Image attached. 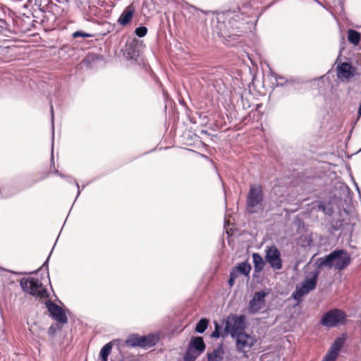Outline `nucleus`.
<instances>
[{"instance_id":"obj_2","label":"nucleus","mask_w":361,"mask_h":361,"mask_svg":"<svg viewBox=\"0 0 361 361\" xmlns=\"http://www.w3.org/2000/svg\"><path fill=\"white\" fill-rule=\"evenodd\" d=\"M351 262L348 253L341 249L335 250L324 257H319L317 260L318 268L334 267L335 269L341 271L345 269Z\"/></svg>"},{"instance_id":"obj_10","label":"nucleus","mask_w":361,"mask_h":361,"mask_svg":"<svg viewBox=\"0 0 361 361\" xmlns=\"http://www.w3.org/2000/svg\"><path fill=\"white\" fill-rule=\"evenodd\" d=\"M267 295V293L264 290L256 292L254 294L248 304L247 310L250 314H256L264 307Z\"/></svg>"},{"instance_id":"obj_32","label":"nucleus","mask_w":361,"mask_h":361,"mask_svg":"<svg viewBox=\"0 0 361 361\" xmlns=\"http://www.w3.org/2000/svg\"><path fill=\"white\" fill-rule=\"evenodd\" d=\"M66 179L67 180V181L68 183H74L75 185V186L77 187V188H78V193H77V196H76V199H77L81 192L78 183L71 176H67Z\"/></svg>"},{"instance_id":"obj_38","label":"nucleus","mask_w":361,"mask_h":361,"mask_svg":"<svg viewBox=\"0 0 361 361\" xmlns=\"http://www.w3.org/2000/svg\"><path fill=\"white\" fill-rule=\"evenodd\" d=\"M358 115H359V116H361V103L360 104L359 109H358Z\"/></svg>"},{"instance_id":"obj_24","label":"nucleus","mask_w":361,"mask_h":361,"mask_svg":"<svg viewBox=\"0 0 361 361\" xmlns=\"http://www.w3.org/2000/svg\"><path fill=\"white\" fill-rule=\"evenodd\" d=\"M361 38L360 33L355 30L350 29L348 31V39L354 45H357L360 43Z\"/></svg>"},{"instance_id":"obj_18","label":"nucleus","mask_w":361,"mask_h":361,"mask_svg":"<svg viewBox=\"0 0 361 361\" xmlns=\"http://www.w3.org/2000/svg\"><path fill=\"white\" fill-rule=\"evenodd\" d=\"M251 270V265L247 261H245L235 266L231 270V272H234L235 275L238 277L239 274H242L246 276H249Z\"/></svg>"},{"instance_id":"obj_28","label":"nucleus","mask_w":361,"mask_h":361,"mask_svg":"<svg viewBox=\"0 0 361 361\" xmlns=\"http://www.w3.org/2000/svg\"><path fill=\"white\" fill-rule=\"evenodd\" d=\"M97 59H98V56L97 55H95V54H88L82 60V63L84 64H85L87 66H91V63H94Z\"/></svg>"},{"instance_id":"obj_43","label":"nucleus","mask_w":361,"mask_h":361,"mask_svg":"<svg viewBox=\"0 0 361 361\" xmlns=\"http://www.w3.org/2000/svg\"><path fill=\"white\" fill-rule=\"evenodd\" d=\"M49 332H50V331H54V329H53V327H52V326H51V327L49 328Z\"/></svg>"},{"instance_id":"obj_37","label":"nucleus","mask_w":361,"mask_h":361,"mask_svg":"<svg viewBox=\"0 0 361 361\" xmlns=\"http://www.w3.org/2000/svg\"><path fill=\"white\" fill-rule=\"evenodd\" d=\"M58 176L63 178H66V176H67L61 173V172L59 173V174Z\"/></svg>"},{"instance_id":"obj_29","label":"nucleus","mask_w":361,"mask_h":361,"mask_svg":"<svg viewBox=\"0 0 361 361\" xmlns=\"http://www.w3.org/2000/svg\"><path fill=\"white\" fill-rule=\"evenodd\" d=\"M221 330V325L217 322H214V330L212 333L211 337L214 338H219L221 336V334H220ZM226 336V335L225 334L222 335V336Z\"/></svg>"},{"instance_id":"obj_19","label":"nucleus","mask_w":361,"mask_h":361,"mask_svg":"<svg viewBox=\"0 0 361 361\" xmlns=\"http://www.w3.org/2000/svg\"><path fill=\"white\" fill-rule=\"evenodd\" d=\"M319 271H314L311 273L310 278H306L301 283L310 292L316 288Z\"/></svg>"},{"instance_id":"obj_5","label":"nucleus","mask_w":361,"mask_h":361,"mask_svg":"<svg viewBox=\"0 0 361 361\" xmlns=\"http://www.w3.org/2000/svg\"><path fill=\"white\" fill-rule=\"evenodd\" d=\"M245 316L244 314H231L228 317L224 327L225 335L230 334L232 338L240 333H245L246 329Z\"/></svg>"},{"instance_id":"obj_16","label":"nucleus","mask_w":361,"mask_h":361,"mask_svg":"<svg viewBox=\"0 0 361 361\" xmlns=\"http://www.w3.org/2000/svg\"><path fill=\"white\" fill-rule=\"evenodd\" d=\"M135 6L133 4L128 5L122 12L120 17L118 19L119 25L125 26L129 24L135 13Z\"/></svg>"},{"instance_id":"obj_6","label":"nucleus","mask_w":361,"mask_h":361,"mask_svg":"<svg viewBox=\"0 0 361 361\" xmlns=\"http://www.w3.org/2000/svg\"><path fill=\"white\" fill-rule=\"evenodd\" d=\"M20 285L24 292L31 295L41 298L47 296L46 288H44L42 283L37 279H22Z\"/></svg>"},{"instance_id":"obj_27","label":"nucleus","mask_w":361,"mask_h":361,"mask_svg":"<svg viewBox=\"0 0 361 361\" xmlns=\"http://www.w3.org/2000/svg\"><path fill=\"white\" fill-rule=\"evenodd\" d=\"M208 325L209 320L207 318H202L196 324L195 331L198 334H203L207 329Z\"/></svg>"},{"instance_id":"obj_4","label":"nucleus","mask_w":361,"mask_h":361,"mask_svg":"<svg viewBox=\"0 0 361 361\" xmlns=\"http://www.w3.org/2000/svg\"><path fill=\"white\" fill-rule=\"evenodd\" d=\"M347 315L343 310L337 308L325 312L320 320V324L327 328H334L345 324Z\"/></svg>"},{"instance_id":"obj_13","label":"nucleus","mask_w":361,"mask_h":361,"mask_svg":"<svg viewBox=\"0 0 361 361\" xmlns=\"http://www.w3.org/2000/svg\"><path fill=\"white\" fill-rule=\"evenodd\" d=\"M337 76L338 78L350 79L355 75L356 68L348 62L340 63L337 66Z\"/></svg>"},{"instance_id":"obj_33","label":"nucleus","mask_w":361,"mask_h":361,"mask_svg":"<svg viewBox=\"0 0 361 361\" xmlns=\"http://www.w3.org/2000/svg\"><path fill=\"white\" fill-rule=\"evenodd\" d=\"M238 278L234 272L230 271V276L228 279V285L230 287H232L235 284V280Z\"/></svg>"},{"instance_id":"obj_36","label":"nucleus","mask_w":361,"mask_h":361,"mask_svg":"<svg viewBox=\"0 0 361 361\" xmlns=\"http://www.w3.org/2000/svg\"><path fill=\"white\" fill-rule=\"evenodd\" d=\"M51 114L52 128L54 129V109H53L52 105H51ZM52 140H54V135H52Z\"/></svg>"},{"instance_id":"obj_1","label":"nucleus","mask_w":361,"mask_h":361,"mask_svg":"<svg viewBox=\"0 0 361 361\" xmlns=\"http://www.w3.org/2000/svg\"><path fill=\"white\" fill-rule=\"evenodd\" d=\"M248 21L243 12L227 10L218 13L214 32L226 41L235 36H240L247 30Z\"/></svg>"},{"instance_id":"obj_7","label":"nucleus","mask_w":361,"mask_h":361,"mask_svg":"<svg viewBox=\"0 0 361 361\" xmlns=\"http://www.w3.org/2000/svg\"><path fill=\"white\" fill-rule=\"evenodd\" d=\"M233 338L235 339L236 350L242 353L244 357H247V353L257 342L256 338L246 332L240 333Z\"/></svg>"},{"instance_id":"obj_15","label":"nucleus","mask_w":361,"mask_h":361,"mask_svg":"<svg viewBox=\"0 0 361 361\" xmlns=\"http://www.w3.org/2000/svg\"><path fill=\"white\" fill-rule=\"evenodd\" d=\"M159 341V335L158 334H149L145 336H140V348L147 349L152 348L157 345Z\"/></svg>"},{"instance_id":"obj_20","label":"nucleus","mask_w":361,"mask_h":361,"mask_svg":"<svg viewBox=\"0 0 361 361\" xmlns=\"http://www.w3.org/2000/svg\"><path fill=\"white\" fill-rule=\"evenodd\" d=\"M224 354L222 345H220L212 352L207 353L208 361H220L223 359Z\"/></svg>"},{"instance_id":"obj_17","label":"nucleus","mask_w":361,"mask_h":361,"mask_svg":"<svg viewBox=\"0 0 361 361\" xmlns=\"http://www.w3.org/2000/svg\"><path fill=\"white\" fill-rule=\"evenodd\" d=\"M188 347L200 354H202L206 348L203 338L201 336H192L188 343Z\"/></svg>"},{"instance_id":"obj_14","label":"nucleus","mask_w":361,"mask_h":361,"mask_svg":"<svg viewBox=\"0 0 361 361\" xmlns=\"http://www.w3.org/2000/svg\"><path fill=\"white\" fill-rule=\"evenodd\" d=\"M271 75L274 78L277 87H286L295 89L296 86L299 85V81L292 77L286 78L276 73H273Z\"/></svg>"},{"instance_id":"obj_31","label":"nucleus","mask_w":361,"mask_h":361,"mask_svg":"<svg viewBox=\"0 0 361 361\" xmlns=\"http://www.w3.org/2000/svg\"><path fill=\"white\" fill-rule=\"evenodd\" d=\"M72 36H73V38H77V37H91L93 35H91V34H89L87 32H83L82 30H78V31L74 32L73 33Z\"/></svg>"},{"instance_id":"obj_26","label":"nucleus","mask_w":361,"mask_h":361,"mask_svg":"<svg viewBox=\"0 0 361 361\" xmlns=\"http://www.w3.org/2000/svg\"><path fill=\"white\" fill-rule=\"evenodd\" d=\"M200 353L188 347L186 352L183 355L184 361H195Z\"/></svg>"},{"instance_id":"obj_42","label":"nucleus","mask_w":361,"mask_h":361,"mask_svg":"<svg viewBox=\"0 0 361 361\" xmlns=\"http://www.w3.org/2000/svg\"><path fill=\"white\" fill-rule=\"evenodd\" d=\"M37 182H38V180H33V181H32V185H32L35 184V183H37Z\"/></svg>"},{"instance_id":"obj_22","label":"nucleus","mask_w":361,"mask_h":361,"mask_svg":"<svg viewBox=\"0 0 361 361\" xmlns=\"http://www.w3.org/2000/svg\"><path fill=\"white\" fill-rule=\"evenodd\" d=\"M309 291L302 284L298 285L295 291L293 292L291 297L298 302L301 301V298L305 295L307 294Z\"/></svg>"},{"instance_id":"obj_34","label":"nucleus","mask_w":361,"mask_h":361,"mask_svg":"<svg viewBox=\"0 0 361 361\" xmlns=\"http://www.w3.org/2000/svg\"><path fill=\"white\" fill-rule=\"evenodd\" d=\"M189 9H190V12H191L193 14H199L200 12H202L200 9H198L196 7L192 6H190L189 7Z\"/></svg>"},{"instance_id":"obj_8","label":"nucleus","mask_w":361,"mask_h":361,"mask_svg":"<svg viewBox=\"0 0 361 361\" xmlns=\"http://www.w3.org/2000/svg\"><path fill=\"white\" fill-rule=\"evenodd\" d=\"M265 260L274 270L282 268L281 255L277 247L274 245L267 247L265 250Z\"/></svg>"},{"instance_id":"obj_45","label":"nucleus","mask_w":361,"mask_h":361,"mask_svg":"<svg viewBox=\"0 0 361 361\" xmlns=\"http://www.w3.org/2000/svg\"><path fill=\"white\" fill-rule=\"evenodd\" d=\"M356 188H357V190L358 191V192L360 193L359 188L357 185H356Z\"/></svg>"},{"instance_id":"obj_44","label":"nucleus","mask_w":361,"mask_h":361,"mask_svg":"<svg viewBox=\"0 0 361 361\" xmlns=\"http://www.w3.org/2000/svg\"><path fill=\"white\" fill-rule=\"evenodd\" d=\"M49 332H50V331H54V329H53V327H52V326H51V327L49 328Z\"/></svg>"},{"instance_id":"obj_41","label":"nucleus","mask_w":361,"mask_h":361,"mask_svg":"<svg viewBox=\"0 0 361 361\" xmlns=\"http://www.w3.org/2000/svg\"><path fill=\"white\" fill-rule=\"evenodd\" d=\"M51 161H54V154H53V149L51 150Z\"/></svg>"},{"instance_id":"obj_23","label":"nucleus","mask_w":361,"mask_h":361,"mask_svg":"<svg viewBox=\"0 0 361 361\" xmlns=\"http://www.w3.org/2000/svg\"><path fill=\"white\" fill-rule=\"evenodd\" d=\"M140 336L137 334H130L125 343H126V345L128 347H131V348H136V347H140Z\"/></svg>"},{"instance_id":"obj_39","label":"nucleus","mask_w":361,"mask_h":361,"mask_svg":"<svg viewBox=\"0 0 361 361\" xmlns=\"http://www.w3.org/2000/svg\"><path fill=\"white\" fill-rule=\"evenodd\" d=\"M319 209H322V210H325V207L322 204H319Z\"/></svg>"},{"instance_id":"obj_11","label":"nucleus","mask_w":361,"mask_h":361,"mask_svg":"<svg viewBox=\"0 0 361 361\" xmlns=\"http://www.w3.org/2000/svg\"><path fill=\"white\" fill-rule=\"evenodd\" d=\"M141 43L137 39L128 41L126 44L123 56L128 61H137L140 54Z\"/></svg>"},{"instance_id":"obj_9","label":"nucleus","mask_w":361,"mask_h":361,"mask_svg":"<svg viewBox=\"0 0 361 361\" xmlns=\"http://www.w3.org/2000/svg\"><path fill=\"white\" fill-rule=\"evenodd\" d=\"M46 307L47 308L50 316L56 322L61 324L68 323V317L64 310L57 304L53 302L51 300H48L45 302Z\"/></svg>"},{"instance_id":"obj_21","label":"nucleus","mask_w":361,"mask_h":361,"mask_svg":"<svg viewBox=\"0 0 361 361\" xmlns=\"http://www.w3.org/2000/svg\"><path fill=\"white\" fill-rule=\"evenodd\" d=\"M253 264L255 272H260L264 267V261L262 257L257 252L252 254Z\"/></svg>"},{"instance_id":"obj_35","label":"nucleus","mask_w":361,"mask_h":361,"mask_svg":"<svg viewBox=\"0 0 361 361\" xmlns=\"http://www.w3.org/2000/svg\"><path fill=\"white\" fill-rule=\"evenodd\" d=\"M49 257H50V255H49V257H47V259H46V261L44 262V264H42V268H44L45 267L46 268V270H47V274L49 275V272H48V262H49Z\"/></svg>"},{"instance_id":"obj_46","label":"nucleus","mask_w":361,"mask_h":361,"mask_svg":"<svg viewBox=\"0 0 361 361\" xmlns=\"http://www.w3.org/2000/svg\"><path fill=\"white\" fill-rule=\"evenodd\" d=\"M324 76H322L319 80L323 79Z\"/></svg>"},{"instance_id":"obj_3","label":"nucleus","mask_w":361,"mask_h":361,"mask_svg":"<svg viewBox=\"0 0 361 361\" xmlns=\"http://www.w3.org/2000/svg\"><path fill=\"white\" fill-rule=\"evenodd\" d=\"M264 193L260 185H250L246 199V210L249 214L263 209Z\"/></svg>"},{"instance_id":"obj_12","label":"nucleus","mask_w":361,"mask_h":361,"mask_svg":"<svg viewBox=\"0 0 361 361\" xmlns=\"http://www.w3.org/2000/svg\"><path fill=\"white\" fill-rule=\"evenodd\" d=\"M345 341L344 336L337 337L322 361H335Z\"/></svg>"},{"instance_id":"obj_30","label":"nucleus","mask_w":361,"mask_h":361,"mask_svg":"<svg viewBox=\"0 0 361 361\" xmlns=\"http://www.w3.org/2000/svg\"><path fill=\"white\" fill-rule=\"evenodd\" d=\"M135 33L138 37H143L147 33V28L145 26H139L135 28Z\"/></svg>"},{"instance_id":"obj_25","label":"nucleus","mask_w":361,"mask_h":361,"mask_svg":"<svg viewBox=\"0 0 361 361\" xmlns=\"http://www.w3.org/2000/svg\"><path fill=\"white\" fill-rule=\"evenodd\" d=\"M112 344L111 342L105 344L101 349L99 353V357L101 361H107L108 357L111 352Z\"/></svg>"},{"instance_id":"obj_40","label":"nucleus","mask_w":361,"mask_h":361,"mask_svg":"<svg viewBox=\"0 0 361 361\" xmlns=\"http://www.w3.org/2000/svg\"><path fill=\"white\" fill-rule=\"evenodd\" d=\"M54 173L56 175H57V176H58V175L59 174L60 171H59L57 169H55V170H54Z\"/></svg>"}]
</instances>
